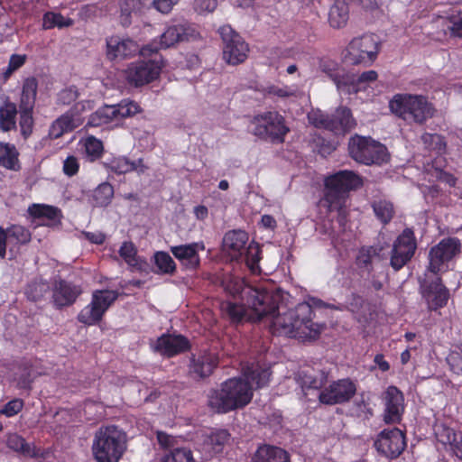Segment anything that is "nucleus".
Listing matches in <instances>:
<instances>
[{"label": "nucleus", "mask_w": 462, "mask_h": 462, "mask_svg": "<svg viewBox=\"0 0 462 462\" xmlns=\"http://www.w3.org/2000/svg\"><path fill=\"white\" fill-rule=\"evenodd\" d=\"M320 69L333 80L338 89L348 88L347 91L349 92V88L354 86V81L356 80L355 75L346 73L334 62H322L320 64Z\"/></svg>", "instance_id": "28"}, {"label": "nucleus", "mask_w": 462, "mask_h": 462, "mask_svg": "<svg viewBox=\"0 0 462 462\" xmlns=\"http://www.w3.org/2000/svg\"><path fill=\"white\" fill-rule=\"evenodd\" d=\"M79 164L75 156H68L63 162V171L67 176H74L79 171Z\"/></svg>", "instance_id": "60"}, {"label": "nucleus", "mask_w": 462, "mask_h": 462, "mask_svg": "<svg viewBox=\"0 0 462 462\" xmlns=\"http://www.w3.org/2000/svg\"><path fill=\"white\" fill-rule=\"evenodd\" d=\"M248 235L242 230H232L227 232L223 238L222 248L232 260L238 261L245 257L246 265L253 273L259 269L260 260L259 245L254 242L246 246Z\"/></svg>", "instance_id": "7"}, {"label": "nucleus", "mask_w": 462, "mask_h": 462, "mask_svg": "<svg viewBox=\"0 0 462 462\" xmlns=\"http://www.w3.org/2000/svg\"><path fill=\"white\" fill-rule=\"evenodd\" d=\"M348 152L352 159L366 165L381 164L389 159L387 148L371 137H351L348 142Z\"/></svg>", "instance_id": "8"}, {"label": "nucleus", "mask_w": 462, "mask_h": 462, "mask_svg": "<svg viewBox=\"0 0 462 462\" xmlns=\"http://www.w3.org/2000/svg\"><path fill=\"white\" fill-rule=\"evenodd\" d=\"M71 24L69 19H65L60 14L47 13L43 16L42 26L44 29H51L54 27H66Z\"/></svg>", "instance_id": "48"}, {"label": "nucleus", "mask_w": 462, "mask_h": 462, "mask_svg": "<svg viewBox=\"0 0 462 462\" xmlns=\"http://www.w3.org/2000/svg\"><path fill=\"white\" fill-rule=\"evenodd\" d=\"M402 393L395 386H389L385 392V413L386 423H398L401 420L404 410Z\"/></svg>", "instance_id": "22"}, {"label": "nucleus", "mask_w": 462, "mask_h": 462, "mask_svg": "<svg viewBox=\"0 0 462 462\" xmlns=\"http://www.w3.org/2000/svg\"><path fill=\"white\" fill-rule=\"evenodd\" d=\"M349 18V6L347 0H336L330 7L328 22L333 28L344 27Z\"/></svg>", "instance_id": "33"}, {"label": "nucleus", "mask_w": 462, "mask_h": 462, "mask_svg": "<svg viewBox=\"0 0 462 462\" xmlns=\"http://www.w3.org/2000/svg\"><path fill=\"white\" fill-rule=\"evenodd\" d=\"M221 286L227 294L233 297L240 296L250 309L249 319L253 321H260L263 316L273 313L281 300L279 291H268L262 286L247 285L236 277L226 276L221 282Z\"/></svg>", "instance_id": "3"}, {"label": "nucleus", "mask_w": 462, "mask_h": 462, "mask_svg": "<svg viewBox=\"0 0 462 462\" xmlns=\"http://www.w3.org/2000/svg\"><path fill=\"white\" fill-rule=\"evenodd\" d=\"M252 125L254 135L271 142L282 143L289 132L284 118L277 112L270 111L257 115L252 120Z\"/></svg>", "instance_id": "10"}, {"label": "nucleus", "mask_w": 462, "mask_h": 462, "mask_svg": "<svg viewBox=\"0 0 462 462\" xmlns=\"http://www.w3.org/2000/svg\"><path fill=\"white\" fill-rule=\"evenodd\" d=\"M362 185L358 175L350 171H340L329 176L325 180L326 193L325 201L328 203L330 211L337 210L339 222L345 218V201L347 192Z\"/></svg>", "instance_id": "5"}, {"label": "nucleus", "mask_w": 462, "mask_h": 462, "mask_svg": "<svg viewBox=\"0 0 462 462\" xmlns=\"http://www.w3.org/2000/svg\"><path fill=\"white\" fill-rule=\"evenodd\" d=\"M198 36L199 32L188 23L170 25L160 37V47L168 49L180 42L196 39Z\"/></svg>", "instance_id": "20"}, {"label": "nucleus", "mask_w": 462, "mask_h": 462, "mask_svg": "<svg viewBox=\"0 0 462 462\" xmlns=\"http://www.w3.org/2000/svg\"><path fill=\"white\" fill-rule=\"evenodd\" d=\"M5 232L9 240L14 239L17 243L20 244H25L31 239L30 232L25 227L19 225L12 226Z\"/></svg>", "instance_id": "50"}, {"label": "nucleus", "mask_w": 462, "mask_h": 462, "mask_svg": "<svg viewBox=\"0 0 462 462\" xmlns=\"http://www.w3.org/2000/svg\"><path fill=\"white\" fill-rule=\"evenodd\" d=\"M117 297L118 293L116 291L106 290L94 292L91 303L79 312V321L88 326L97 323Z\"/></svg>", "instance_id": "13"}, {"label": "nucleus", "mask_w": 462, "mask_h": 462, "mask_svg": "<svg viewBox=\"0 0 462 462\" xmlns=\"http://www.w3.org/2000/svg\"><path fill=\"white\" fill-rule=\"evenodd\" d=\"M37 88L38 82L35 78L32 77L24 80L23 85L20 107L33 109L37 95Z\"/></svg>", "instance_id": "37"}, {"label": "nucleus", "mask_w": 462, "mask_h": 462, "mask_svg": "<svg viewBox=\"0 0 462 462\" xmlns=\"http://www.w3.org/2000/svg\"><path fill=\"white\" fill-rule=\"evenodd\" d=\"M179 1L180 0H153L152 6L161 14H168Z\"/></svg>", "instance_id": "58"}, {"label": "nucleus", "mask_w": 462, "mask_h": 462, "mask_svg": "<svg viewBox=\"0 0 462 462\" xmlns=\"http://www.w3.org/2000/svg\"><path fill=\"white\" fill-rule=\"evenodd\" d=\"M157 439L159 444L164 448H173L178 442V439L176 437L169 435L163 431H157Z\"/></svg>", "instance_id": "62"}, {"label": "nucleus", "mask_w": 462, "mask_h": 462, "mask_svg": "<svg viewBox=\"0 0 462 462\" xmlns=\"http://www.w3.org/2000/svg\"><path fill=\"white\" fill-rule=\"evenodd\" d=\"M267 93L269 95L276 96L279 97H296V90L292 89L290 87H278V86H270L267 88Z\"/></svg>", "instance_id": "59"}, {"label": "nucleus", "mask_w": 462, "mask_h": 462, "mask_svg": "<svg viewBox=\"0 0 462 462\" xmlns=\"http://www.w3.org/2000/svg\"><path fill=\"white\" fill-rule=\"evenodd\" d=\"M119 22L124 27L132 23V15L140 12L143 8L141 0H119Z\"/></svg>", "instance_id": "35"}, {"label": "nucleus", "mask_w": 462, "mask_h": 462, "mask_svg": "<svg viewBox=\"0 0 462 462\" xmlns=\"http://www.w3.org/2000/svg\"><path fill=\"white\" fill-rule=\"evenodd\" d=\"M19 152L15 146L10 143H0V165L13 171L20 169Z\"/></svg>", "instance_id": "36"}, {"label": "nucleus", "mask_w": 462, "mask_h": 462, "mask_svg": "<svg viewBox=\"0 0 462 462\" xmlns=\"http://www.w3.org/2000/svg\"><path fill=\"white\" fill-rule=\"evenodd\" d=\"M417 243L411 229L406 228L395 240L391 256V265L398 271L402 269L414 255Z\"/></svg>", "instance_id": "15"}, {"label": "nucleus", "mask_w": 462, "mask_h": 462, "mask_svg": "<svg viewBox=\"0 0 462 462\" xmlns=\"http://www.w3.org/2000/svg\"><path fill=\"white\" fill-rule=\"evenodd\" d=\"M217 0H194L193 8L199 14H208L215 11Z\"/></svg>", "instance_id": "55"}, {"label": "nucleus", "mask_w": 462, "mask_h": 462, "mask_svg": "<svg viewBox=\"0 0 462 462\" xmlns=\"http://www.w3.org/2000/svg\"><path fill=\"white\" fill-rule=\"evenodd\" d=\"M50 291V285L43 281H35L30 283L26 289L29 300L37 301L42 299Z\"/></svg>", "instance_id": "45"}, {"label": "nucleus", "mask_w": 462, "mask_h": 462, "mask_svg": "<svg viewBox=\"0 0 462 462\" xmlns=\"http://www.w3.org/2000/svg\"><path fill=\"white\" fill-rule=\"evenodd\" d=\"M391 111L409 123H424L433 116L434 108L423 96L398 94L389 104Z\"/></svg>", "instance_id": "6"}, {"label": "nucleus", "mask_w": 462, "mask_h": 462, "mask_svg": "<svg viewBox=\"0 0 462 462\" xmlns=\"http://www.w3.org/2000/svg\"><path fill=\"white\" fill-rule=\"evenodd\" d=\"M330 122L334 123L337 129H329L335 134L344 135L356 125V122L352 117L351 112L346 107H339L335 114L329 116Z\"/></svg>", "instance_id": "32"}, {"label": "nucleus", "mask_w": 462, "mask_h": 462, "mask_svg": "<svg viewBox=\"0 0 462 462\" xmlns=\"http://www.w3.org/2000/svg\"><path fill=\"white\" fill-rule=\"evenodd\" d=\"M162 67V63L156 60L136 61L126 69V79L135 87L143 86L157 79Z\"/></svg>", "instance_id": "17"}, {"label": "nucleus", "mask_w": 462, "mask_h": 462, "mask_svg": "<svg viewBox=\"0 0 462 462\" xmlns=\"http://www.w3.org/2000/svg\"><path fill=\"white\" fill-rule=\"evenodd\" d=\"M423 296L430 310H436L447 304L449 294L439 278H436L423 290Z\"/></svg>", "instance_id": "25"}, {"label": "nucleus", "mask_w": 462, "mask_h": 462, "mask_svg": "<svg viewBox=\"0 0 462 462\" xmlns=\"http://www.w3.org/2000/svg\"><path fill=\"white\" fill-rule=\"evenodd\" d=\"M373 209L377 218L383 224L389 223L394 216V208L390 201H374Z\"/></svg>", "instance_id": "41"}, {"label": "nucleus", "mask_w": 462, "mask_h": 462, "mask_svg": "<svg viewBox=\"0 0 462 462\" xmlns=\"http://www.w3.org/2000/svg\"><path fill=\"white\" fill-rule=\"evenodd\" d=\"M218 356L216 353L204 351L192 355L189 365V375L196 381L209 377L218 365Z\"/></svg>", "instance_id": "19"}, {"label": "nucleus", "mask_w": 462, "mask_h": 462, "mask_svg": "<svg viewBox=\"0 0 462 462\" xmlns=\"http://www.w3.org/2000/svg\"><path fill=\"white\" fill-rule=\"evenodd\" d=\"M79 97V92L76 87H69L62 89L58 94L57 102L61 105H69Z\"/></svg>", "instance_id": "56"}, {"label": "nucleus", "mask_w": 462, "mask_h": 462, "mask_svg": "<svg viewBox=\"0 0 462 462\" xmlns=\"http://www.w3.org/2000/svg\"><path fill=\"white\" fill-rule=\"evenodd\" d=\"M437 439L444 445H449L457 457H462V433L441 425L436 431Z\"/></svg>", "instance_id": "31"}, {"label": "nucleus", "mask_w": 462, "mask_h": 462, "mask_svg": "<svg viewBox=\"0 0 462 462\" xmlns=\"http://www.w3.org/2000/svg\"><path fill=\"white\" fill-rule=\"evenodd\" d=\"M378 452L386 457L395 458L404 450L406 443L404 435L397 428L383 430L374 442Z\"/></svg>", "instance_id": "18"}, {"label": "nucleus", "mask_w": 462, "mask_h": 462, "mask_svg": "<svg viewBox=\"0 0 462 462\" xmlns=\"http://www.w3.org/2000/svg\"><path fill=\"white\" fill-rule=\"evenodd\" d=\"M376 251L374 248L370 247L362 249L357 256V263L360 266H367L372 263V258L375 255Z\"/></svg>", "instance_id": "61"}, {"label": "nucleus", "mask_w": 462, "mask_h": 462, "mask_svg": "<svg viewBox=\"0 0 462 462\" xmlns=\"http://www.w3.org/2000/svg\"><path fill=\"white\" fill-rule=\"evenodd\" d=\"M421 140L427 149L436 151L438 153L443 152L446 149L443 137L438 134L426 133L421 136Z\"/></svg>", "instance_id": "46"}, {"label": "nucleus", "mask_w": 462, "mask_h": 462, "mask_svg": "<svg viewBox=\"0 0 462 462\" xmlns=\"http://www.w3.org/2000/svg\"><path fill=\"white\" fill-rule=\"evenodd\" d=\"M80 293L81 290L79 286L60 280L56 282L53 288V302L57 308L69 306L74 303Z\"/></svg>", "instance_id": "24"}, {"label": "nucleus", "mask_w": 462, "mask_h": 462, "mask_svg": "<svg viewBox=\"0 0 462 462\" xmlns=\"http://www.w3.org/2000/svg\"><path fill=\"white\" fill-rule=\"evenodd\" d=\"M309 123L316 128L319 129H337L334 123L330 122L329 116L324 114L319 109H311L308 115Z\"/></svg>", "instance_id": "40"}, {"label": "nucleus", "mask_w": 462, "mask_h": 462, "mask_svg": "<svg viewBox=\"0 0 462 462\" xmlns=\"http://www.w3.org/2000/svg\"><path fill=\"white\" fill-rule=\"evenodd\" d=\"M105 165L117 174H125L137 169L134 162H131L128 159L124 157L114 159L110 162L105 163Z\"/></svg>", "instance_id": "47"}, {"label": "nucleus", "mask_w": 462, "mask_h": 462, "mask_svg": "<svg viewBox=\"0 0 462 462\" xmlns=\"http://www.w3.org/2000/svg\"><path fill=\"white\" fill-rule=\"evenodd\" d=\"M7 445L10 448L22 453L26 457H35L36 452L34 449L28 444L24 439L18 435H11L7 439Z\"/></svg>", "instance_id": "44"}, {"label": "nucleus", "mask_w": 462, "mask_h": 462, "mask_svg": "<svg viewBox=\"0 0 462 462\" xmlns=\"http://www.w3.org/2000/svg\"><path fill=\"white\" fill-rule=\"evenodd\" d=\"M327 374L312 367H303L299 373L297 380L302 388L320 389L327 382Z\"/></svg>", "instance_id": "30"}, {"label": "nucleus", "mask_w": 462, "mask_h": 462, "mask_svg": "<svg viewBox=\"0 0 462 462\" xmlns=\"http://www.w3.org/2000/svg\"><path fill=\"white\" fill-rule=\"evenodd\" d=\"M155 263L157 267L165 273H171L175 270V263L169 254L158 252L155 254Z\"/></svg>", "instance_id": "52"}, {"label": "nucleus", "mask_w": 462, "mask_h": 462, "mask_svg": "<svg viewBox=\"0 0 462 462\" xmlns=\"http://www.w3.org/2000/svg\"><path fill=\"white\" fill-rule=\"evenodd\" d=\"M29 213L34 217H46L53 223L59 222L60 217V210L52 206L32 205L29 208Z\"/></svg>", "instance_id": "39"}, {"label": "nucleus", "mask_w": 462, "mask_h": 462, "mask_svg": "<svg viewBox=\"0 0 462 462\" xmlns=\"http://www.w3.org/2000/svg\"><path fill=\"white\" fill-rule=\"evenodd\" d=\"M113 195V186L107 182H104L94 190L93 199L97 206L104 207L110 203Z\"/></svg>", "instance_id": "43"}, {"label": "nucleus", "mask_w": 462, "mask_h": 462, "mask_svg": "<svg viewBox=\"0 0 462 462\" xmlns=\"http://www.w3.org/2000/svg\"><path fill=\"white\" fill-rule=\"evenodd\" d=\"M461 251L460 241L457 237L442 239L432 246L429 253V272L434 274L441 272L447 263L451 261Z\"/></svg>", "instance_id": "14"}, {"label": "nucleus", "mask_w": 462, "mask_h": 462, "mask_svg": "<svg viewBox=\"0 0 462 462\" xmlns=\"http://www.w3.org/2000/svg\"><path fill=\"white\" fill-rule=\"evenodd\" d=\"M222 310L234 322L241 321L245 315V309L244 305H239L230 301L224 302L222 304Z\"/></svg>", "instance_id": "49"}, {"label": "nucleus", "mask_w": 462, "mask_h": 462, "mask_svg": "<svg viewBox=\"0 0 462 462\" xmlns=\"http://www.w3.org/2000/svg\"><path fill=\"white\" fill-rule=\"evenodd\" d=\"M126 449V433L118 427L103 426L96 431L92 452L97 462H119Z\"/></svg>", "instance_id": "4"}, {"label": "nucleus", "mask_w": 462, "mask_h": 462, "mask_svg": "<svg viewBox=\"0 0 462 462\" xmlns=\"http://www.w3.org/2000/svg\"><path fill=\"white\" fill-rule=\"evenodd\" d=\"M230 434L226 430L212 432L204 440V446L214 454L223 450L225 444L229 440Z\"/></svg>", "instance_id": "38"}, {"label": "nucleus", "mask_w": 462, "mask_h": 462, "mask_svg": "<svg viewBox=\"0 0 462 462\" xmlns=\"http://www.w3.org/2000/svg\"><path fill=\"white\" fill-rule=\"evenodd\" d=\"M152 347L162 356L171 357L187 351L189 342L181 335L164 334L156 340Z\"/></svg>", "instance_id": "21"}, {"label": "nucleus", "mask_w": 462, "mask_h": 462, "mask_svg": "<svg viewBox=\"0 0 462 462\" xmlns=\"http://www.w3.org/2000/svg\"><path fill=\"white\" fill-rule=\"evenodd\" d=\"M447 360L455 374H462V357L458 354L450 355Z\"/></svg>", "instance_id": "63"}, {"label": "nucleus", "mask_w": 462, "mask_h": 462, "mask_svg": "<svg viewBox=\"0 0 462 462\" xmlns=\"http://www.w3.org/2000/svg\"><path fill=\"white\" fill-rule=\"evenodd\" d=\"M282 300V299L280 300ZM278 302L277 308L273 313L267 314L262 318L272 317V329L273 333L286 336L290 337H296L305 340H315L319 337V334L324 328V325L314 323L312 321V307L307 302L298 304L294 309L289 310L283 313L274 315L279 309Z\"/></svg>", "instance_id": "2"}, {"label": "nucleus", "mask_w": 462, "mask_h": 462, "mask_svg": "<svg viewBox=\"0 0 462 462\" xmlns=\"http://www.w3.org/2000/svg\"><path fill=\"white\" fill-rule=\"evenodd\" d=\"M356 386L350 379L334 381L319 394L321 403L334 405L349 402L356 394Z\"/></svg>", "instance_id": "16"}, {"label": "nucleus", "mask_w": 462, "mask_h": 462, "mask_svg": "<svg viewBox=\"0 0 462 462\" xmlns=\"http://www.w3.org/2000/svg\"><path fill=\"white\" fill-rule=\"evenodd\" d=\"M450 24L448 26L451 35L462 38V18L453 17L450 19Z\"/></svg>", "instance_id": "64"}, {"label": "nucleus", "mask_w": 462, "mask_h": 462, "mask_svg": "<svg viewBox=\"0 0 462 462\" xmlns=\"http://www.w3.org/2000/svg\"><path fill=\"white\" fill-rule=\"evenodd\" d=\"M271 372L259 365L247 366L244 376L234 377L221 383L220 389L211 390L208 396V406L217 413H226L247 405L253 397V386L263 387L269 382Z\"/></svg>", "instance_id": "1"}, {"label": "nucleus", "mask_w": 462, "mask_h": 462, "mask_svg": "<svg viewBox=\"0 0 462 462\" xmlns=\"http://www.w3.org/2000/svg\"><path fill=\"white\" fill-rule=\"evenodd\" d=\"M136 253V248L131 242H125L119 250L120 256L132 266H135L138 263Z\"/></svg>", "instance_id": "54"}, {"label": "nucleus", "mask_w": 462, "mask_h": 462, "mask_svg": "<svg viewBox=\"0 0 462 462\" xmlns=\"http://www.w3.org/2000/svg\"><path fill=\"white\" fill-rule=\"evenodd\" d=\"M23 407V401L22 399H14L8 402L3 409L0 410V414L5 415L7 417H12L16 415L18 412L22 411Z\"/></svg>", "instance_id": "57"}, {"label": "nucleus", "mask_w": 462, "mask_h": 462, "mask_svg": "<svg viewBox=\"0 0 462 462\" xmlns=\"http://www.w3.org/2000/svg\"><path fill=\"white\" fill-rule=\"evenodd\" d=\"M199 249L203 250L204 245L198 243L172 246V254L188 269H196L199 265Z\"/></svg>", "instance_id": "27"}, {"label": "nucleus", "mask_w": 462, "mask_h": 462, "mask_svg": "<svg viewBox=\"0 0 462 462\" xmlns=\"http://www.w3.org/2000/svg\"><path fill=\"white\" fill-rule=\"evenodd\" d=\"M141 111L137 103L124 99L116 105H106L93 113L88 121L89 126H101L113 121L130 117Z\"/></svg>", "instance_id": "12"}, {"label": "nucleus", "mask_w": 462, "mask_h": 462, "mask_svg": "<svg viewBox=\"0 0 462 462\" xmlns=\"http://www.w3.org/2000/svg\"><path fill=\"white\" fill-rule=\"evenodd\" d=\"M218 32L223 42V60L233 66L245 62L249 46L244 39L230 25L221 26Z\"/></svg>", "instance_id": "11"}, {"label": "nucleus", "mask_w": 462, "mask_h": 462, "mask_svg": "<svg viewBox=\"0 0 462 462\" xmlns=\"http://www.w3.org/2000/svg\"><path fill=\"white\" fill-rule=\"evenodd\" d=\"M107 57L110 60L125 59L139 51L138 44L130 39H121L118 36L110 37L106 42Z\"/></svg>", "instance_id": "23"}, {"label": "nucleus", "mask_w": 462, "mask_h": 462, "mask_svg": "<svg viewBox=\"0 0 462 462\" xmlns=\"http://www.w3.org/2000/svg\"><path fill=\"white\" fill-rule=\"evenodd\" d=\"M252 462H291L289 453L273 445H262L255 451Z\"/></svg>", "instance_id": "29"}, {"label": "nucleus", "mask_w": 462, "mask_h": 462, "mask_svg": "<svg viewBox=\"0 0 462 462\" xmlns=\"http://www.w3.org/2000/svg\"><path fill=\"white\" fill-rule=\"evenodd\" d=\"M85 155L89 162L99 159L103 153L104 147L100 140L94 136H88L84 141Z\"/></svg>", "instance_id": "42"}, {"label": "nucleus", "mask_w": 462, "mask_h": 462, "mask_svg": "<svg viewBox=\"0 0 462 462\" xmlns=\"http://www.w3.org/2000/svg\"><path fill=\"white\" fill-rule=\"evenodd\" d=\"M17 108L14 103L9 102L8 98L0 108V129L3 132H9L16 129Z\"/></svg>", "instance_id": "34"}, {"label": "nucleus", "mask_w": 462, "mask_h": 462, "mask_svg": "<svg viewBox=\"0 0 462 462\" xmlns=\"http://www.w3.org/2000/svg\"><path fill=\"white\" fill-rule=\"evenodd\" d=\"M32 109L20 107V127L23 136H28L32 130L33 119L32 116Z\"/></svg>", "instance_id": "53"}, {"label": "nucleus", "mask_w": 462, "mask_h": 462, "mask_svg": "<svg viewBox=\"0 0 462 462\" xmlns=\"http://www.w3.org/2000/svg\"><path fill=\"white\" fill-rule=\"evenodd\" d=\"M379 52V42L372 34L354 38L348 44L344 60L350 65H371Z\"/></svg>", "instance_id": "9"}, {"label": "nucleus", "mask_w": 462, "mask_h": 462, "mask_svg": "<svg viewBox=\"0 0 462 462\" xmlns=\"http://www.w3.org/2000/svg\"><path fill=\"white\" fill-rule=\"evenodd\" d=\"M78 106L79 104L64 115L60 116L51 124L49 130V134L51 138H60L65 133L71 132L81 125L80 117L74 112Z\"/></svg>", "instance_id": "26"}, {"label": "nucleus", "mask_w": 462, "mask_h": 462, "mask_svg": "<svg viewBox=\"0 0 462 462\" xmlns=\"http://www.w3.org/2000/svg\"><path fill=\"white\" fill-rule=\"evenodd\" d=\"M162 462H196L192 452L188 448H174L171 453L166 456Z\"/></svg>", "instance_id": "51"}]
</instances>
